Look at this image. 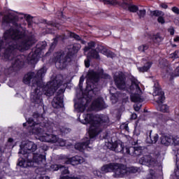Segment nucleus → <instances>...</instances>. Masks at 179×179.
I'll use <instances>...</instances> for the list:
<instances>
[{"label": "nucleus", "instance_id": "obj_15", "mask_svg": "<svg viewBox=\"0 0 179 179\" xmlns=\"http://www.w3.org/2000/svg\"><path fill=\"white\" fill-rule=\"evenodd\" d=\"M82 163H85V158L78 155L69 158L65 161L66 164H72V166L82 164Z\"/></svg>", "mask_w": 179, "mask_h": 179}, {"label": "nucleus", "instance_id": "obj_5", "mask_svg": "<svg viewBox=\"0 0 179 179\" xmlns=\"http://www.w3.org/2000/svg\"><path fill=\"white\" fill-rule=\"evenodd\" d=\"M80 44H74L72 46V50H69L66 55L64 54V52L57 53L55 56L56 66H57L59 69H64L66 68V65H68L69 62L72 61L73 55L80 50Z\"/></svg>", "mask_w": 179, "mask_h": 179}, {"label": "nucleus", "instance_id": "obj_33", "mask_svg": "<svg viewBox=\"0 0 179 179\" xmlns=\"http://www.w3.org/2000/svg\"><path fill=\"white\" fill-rule=\"evenodd\" d=\"M119 6H121L123 9H129V3H128V0H122V1L119 2Z\"/></svg>", "mask_w": 179, "mask_h": 179}, {"label": "nucleus", "instance_id": "obj_2", "mask_svg": "<svg viewBox=\"0 0 179 179\" xmlns=\"http://www.w3.org/2000/svg\"><path fill=\"white\" fill-rule=\"evenodd\" d=\"M17 20L19 17L14 13H8L3 16L2 27L6 29L10 23L13 27L4 32L3 39L0 38V52L5 48L4 58L10 61L14 71L20 69L24 64V56L19 55L17 52L27 51L37 41L34 35H27Z\"/></svg>", "mask_w": 179, "mask_h": 179}, {"label": "nucleus", "instance_id": "obj_11", "mask_svg": "<svg viewBox=\"0 0 179 179\" xmlns=\"http://www.w3.org/2000/svg\"><path fill=\"white\" fill-rule=\"evenodd\" d=\"M64 92L65 90L60 89L52 101L53 108H62L64 107Z\"/></svg>", "mask_w": 179, "mask_h": 179}, {"label": "nucleus", "instance_id": "obj_44", "mask_svg": "<svg viewBox=\"0 0 179 179\" xmlns=\"http://www.w3.org/2000/svg\"><path fill=\"white\" fill-rule=\"evenodd\" d=\"M85 81V77L83 76L80 78V82H79V87L82 90L83 82Z\"/></svg>", "mask_w": 179, "mask_h": 179}, {"label": "nucleus", "instance_id": "obj_28", "mask_svg": "<svg viewBox=\"0 0 179 179\" xmlns=\"http://www.w3.org/2000/svg\"><path fill=\"white\" fill-rule=\"evenodd\" d=\"M41 171V169H37L35 171V173H36V179H50V177L42 176L43 173H40Z\"/></svg>", "mask_w": 179, "mask_h": 179}, {"label": "nucleus", "instance_id": "obj_60", "mask_svg": "<svg viewBox=\"0 0 179 179\" xmlns=\"http://www.w3.org/2000/svg\"><path fill=\"white\" fill-rule=\"evenodd\" d=\"M124 128H126V129L128 128V126H127V124H125Z\"/></svg>", "mask_w": 179, "mask_h": 179}, {"label": "nucleus", "instance_id": "obj_42", "mask_svg": "<svg viewBox=\"0 0 179 179\" xmlns=\"http://www.w3.org/2000/svg\"><path fill=\"white\" fill-rule=\"evenodd\" d=\"M57 43H58V37L54 38L53 43H51L50 50H54L55 48V45H57Z\"/></svg>", "mask_w": 179, "mask_h": 179}, {"label": "nucleus", "instance_id": "obj_41", "mask_svg": "<svg viewBox=\"0 0 179 179\" xmlns=\"http://www.w3.org/2000/svg\"><path fill=\"white\" fill-rule=\"evenodd\" d=\"M5 163V157H3V151L0 148V164Z\"/></svg>", "mask_w": 179, "mask_h": 179}, {"label": "nucleus", "instance_id": "obj_19", "mask_svg": "<svg viewBox=\"0 0 179 179\" xmlns=\"http://www.w3.org/2000/svg\"><path fill=\"white\" fill-rule=\"evenodd\" d=\"M92 106L96 108H106L107 107L104 103V100H103V98L101 97H99L94 101L92 102Z\"/></svg>", "mask_w": 179, "mask_h": 179}, {"label": "nucleus", "instance_id": "obj_53", "mask_svg": "<svg viewBox=\"0 0 179 179\" xmlns=\"http://www.w3.org/2000/svg\"><path fill=\"white\" fill-rule=\"evenodd\" d=\"M134 108L135 110V111H139V110H141V107L138 106V105L135 104L134 106Z\"/></svg>", "mask_w": 179, "mask_h": 179}, {"label": "nucleus", "instance_id": "obj_39", "mask_svg": "<svg viewBox=\"0 0 179 179\" xmlns=\"http://www.w3.org/2000/svg\"><path fill=\"white\" fill-rule=\"evenodd\" d=\"M173 153L176 157V162H179V147L173 149Z\"/></svg>", "mask_w": 179, "mask_h": 179}, {"label": "nucleus", "instance_id": "obj_26", "mask_svg": "<svg viewBox=\"0 0 179 179\" xmlns=\"http://www.w3.org/2000/svg\"><path fill=\"white\" fill-rule=\"evenodd\" d=\"M47 25V29L49 30H52V29H59V24H55L51 21H49L46 22Z\"/></svg>", "mask_w": 179, "mask_h": 179}, {"label": "nucleus", "instance_id": "obj_25", "mask_svg": "<svg viewBox=\"0 0 179 179\" xmlns=\"http://www.w3.org/2000/svg\"><path fill=\"white\" fill-rule=\"evenodd\" d=\"M114 170V164H109L104 165L101 167L102 173H110V171H113Z\"/></svg>", "mask_w": 179, "mask_h": 179}, {"label": "nucleus", "instance_id": "obj_35", "mask_svg": "<svg viewBox=\"0 0 179 179\" xmlns=\"http://www.w3.org/2000/svg\"><path fill=\"white\" fill-rule=\"evenodd\" d=\"M137 15L139 19H143V17L146 16V10L143 9V10H138V12L137 13Z\"/></svg>", "mask_w": 179, "mask_h": 179}, {"label": "nucleus", "instance_id": "obj_37", "mask_svg": "<svg viewBox=\"0 0 179 179\" xmlns=\"http://www.w3.org/2000/svg\"><path fill=\"white\" fill-rule=\"evenodd\" d=\"M128 9L129 12H133L134 13H135L136 12H138L139 8L135 5H130Z\"/></svg>", "mask_w": 179, "mask_h": 179}, {"label": "nucleus", "instance_id": "obj_17", "mask_svg": "<svg viewBox=\"0 0 179 179\" xmlns=\"http://www.w3.org/2000/svg\"><path fill=\"white\" fill-rule=\"evenodd\" d=\"M96 50L97 51H99L101 54H103V55H106L109 58H113V57H114V54L113 53V52L107 50V48H106L103 45H98V47L96 48Z\"/></svg>", "mask_w": 179, "mask_h": 179}, {"label": "nucleus", "instance_id": "obj_29", "mask_svg": "<svg viewBox=\"0 0 179 179\" xmlns=\"http://www.w3.org/2000/svg\"><path fill=\"white\" fill-rule=\"evenodd\" d=\"M56 167L57 170H60L62 174H68V173H69L68 168L65 167L64 165L58 164L56 165Z\"/></svg>", "mask_w": 179, "mask_h": 179}, {"label": "nucleus", "instance_id": "obj_24", "mask_svg": "<svg viewBox=\"0 0 179 179\" xmlns=\"http://www.w3.org/2000/svg\"><path fill=\"white\" fill-rule=\"evenodd\" d=\"M151 38L155 44H159V43H162V41L164 40L163 36H162V35L159 33H157V34L153 35L151 37Z\"/></svg>", "mask_w": 179, "mask_h": 179}, {"label": "nucleus", "instance_id": "obj_43", "mask_svg": "<svg viewBox=\"0 0 179 179\" xmlns=\"http://www.w3.org/2000/svg\"><path fill=\"white\" fill-rule=\"evenodd\" d=\"M164 15H161L157 18L158 23H160L161 24H164L166 23V20H164V17H163Z\"/></svg>", "mask_w": 179, "mask_h": 179}, {"label": "nucleus", "instance_id": "obj_16", "mask_svg": "<svg viewBox=\"0 0 179 179\" xmlns=\"http://www.w3.org/2000/svg\"><path fill=\"white\" fill-rule=\"evenodd\" d=\"M110 149L111 150H113L116 153H125L124 152L125 149V146L122 143H117V142L113 143L112 144V146L110 147Z\"/></svg>", "mask_w": 179, "mask_h": 179}, {"label": "nucleus", "instance_id": "obj_59", "mask_svg": "<svg viewBox=\"0 0 179 179\" xmlns=\"http://www.w3.org/2000/svg\"><path fill=\"white\" fill-rule=\"evenodd\" d=\"M48 131L49 132H51V131H52V129H48Z\"/></svg>", "mask_w": 179, "mask_h": 179}, {"label": "nucleus", "instance_id": "obj_34", "mask_svg": "<svg viewBox=\"0 0 179 179\" xmlns=\"http://www.w3.org/2000/svg\"><path fill=\"white\" fill-rule=\"evenodd\" d=\"M135 173H138V169L136 167L131 166L127 168V176H128V174H135Z\"/></svg>", "mask_w": 179, "mask_h": 179}, {"label": "nucleus", "instance_id": "obj_23", "mask_svg": "<svg viewBox=\"0 0 179 179\" xmlns=\"http://www.w3.org/2000/svg\"><path fill=\"white\" fill-rule=\"evenodd\" d=\"M152 62H147L142 67H138V70L139 71V72H148V71H149L152 66Z\"/></svg>", "mask_w": 179, "mask_h": 179}, {"label": "nucleus", "instance_id": "obj_52", "mask_svg": "<svg viewBox=\"0 0 179 179\" xmlns=\"http://www.w3.org/2000/svg\"><path fill=\"white\" fill-rule=\"evenodd\" d=\"M176 76H179V66H178L175 70Z\"/></svg>", "mask_w": 179, "mask_h": 179}, {"label": "nucleus", "instance_id": "obj_47", "mask_svg": "<svg viewBox=\"0 0 179 179\" xmlns=\"http://www.w3.org/2000/svg\"><path fill=\"white\" fill-rule=\"evenodd\" d=\"M85 66L86 68H89L90 66V59H89V57L87 58V59L85 60Z\"/></svg>", "mask_w": 179, "mask_h": 179}, {"label": "nucleus", "instance_id": "obj_14", "mask_svg": "<svg viewBox=\"0 0 179 179\" xmlns=\"http://www.w3.org/2000/svg\"><path fill=\"white\" fill-rule=\"evenodd\" d=\"M127 155H129L130 156H134L136 157V156H139L142 153V148H135V147H126L125 149Z\"/></svg>", "mask_w": 179, "mask_h": 179}, {"label": "nucleus", "instance_id": "obj_18", "mask_svg": "<svg viewBox=\"0 0 179 179\" xmlns=\"http://www.w3.org/2000/svg\"><path fill=\"white\" fill-rule=\"evenodd\" d=\"M131 100L133 103H142L143 99L142 98V91L141 93L131 92Z\"/></svg>", "mask_w": 179, "mask_h": 179}, {"label": "nucleus", "instance_id": "obj_31", "mask_svg": "<svg viewBox=\"0 0 179 179\" xmlns=\"http://www.w3.org/2000/svg\"><path fill=\"white\" fill-rule=\"evenodd\" d=\"M151 16H155L157 17H160L161 16H164V13L160 11L159 10H155L153 11H150Z\"/></svg>", "mask_w": 179, "mask_h": 179}, {"label": "nucleus", "instance_id": "obj_3", "mask_svg": "<svg viewBox=\"0 0 179 179\" xmlns=\"http://www.w3.org/2000/svg\"><path fill=\"white\" fill-rule=\"evenodd\" d=\"M83 119H81L82 124H90L89 130V138H85L83 143H78L75 145V149L80 152H83L85 149L89 148V145L92 143V140L103 131V128H107L110 124V118L107 115H100L93 114L83 115Z\"/></svg>", "mask_w": 179, "mask_h": 179}, {"label": "nucleus", "instance_id": "obj_61", "mask_svg": "<svg viewBox=\"0 0 179 179\" xmlns=\"http://www.w3.org/2000/svg\"><path fill=\"white\" fill-rule=\"evenodd\" d=\"M87 103H89V101H87Z\"/></svg>", "mask_w": 179, "mask_h": 179}, {"label": "nucleus", "instance_id": "obj_9", "mask_svg": "<svg viewBox=\"0 0 179 179\" xmlns=\"http://www.w3.org/2000/svg\"><path fill=\"white\" fill-rule=\"evenodd\" d=\"M21 153L23 155L24 158L26 159V155L30 153H34L37 150V144L30 141H22L20 145ZM20 153V152H19Z\"/></svg>", "mask_w": 179, "mask_h": 179}, {"label": "nucleus", "instance_id": "obj_7", "mask_svg": "<svg viewBox=\"0 0 179 179\" xmlns=\"http://www.w3.org/2000/svg\"><path fill=\"white\" fill-rule=\"evenodd\" d=\"M43 162H45L44 155L38 153H29L26 155V159H19L17 166L23 169L37 167L36 164H41Z\"/></svg>", "mask_w": 179, "mask_h": 179}, {"label": "nucleus", "instance_id": "obj_22", "mask_svg": "<svg viewBox=\"0 0 179 179\" xmlns=\"http://www.w3.org/2000/svg\"><path fill=\"white\" fill-rule=\"evenodd\" d=\"M69 36L71 38H74V40H76V41H80L81 43V44H86V41L83 40L82 37L80 36H79L73 32H69Z\"/></svg>", "mask_w": 179, "mask_h": 179}, {"label": "nucleus", "instance_id": "obj_10", "mask_svg": "<svg viewBox=\"0 0 179 179\" xmlns=\"http://www.w3.org/2000/svg\"><path fill=\"white\" fill-rule=\"evenodd\" d=\"M45 47H47V42L45 41L39 42L36 45V47L34 51L29 53L28 56V59L29 61H34L35 59H37V58L40 57V52H41L43 50H45Z\"/></svg>", "mask_w": 179, "mask_h": 179}, {"label": "nucleus", "instance_id": "obj_6", "mask_svg": "<svg viewBox=\"0 0 179 179\" xmlns=\"http://www.w3.org/2000/svg\"><path fill=\"white\" fill-rule=\"evenodd\" d=\"M100 78H105V79H111V76L108 74H104V71L103 69H99L97 71L91 70L87 72V92H92L94 93L96 92V88H94V83H97L100 80Z\"/></svg>", "mask_w": 179, "mask_h": 179}, {"label": "nucleus", "instance_id": "obj_54", "mask_svg": "<svg viewBox=\"0 0 179 179\" xmlns=\"http://www.w3.org/2000/svg\"><path fill=\"white\" fill-rule=\"evenodd\" d=\"M103 2L104 3V5H110L111 4V1H108L107 0H103Z\"/></svg>", "mask_w": 179, "mask_h": 179}, {"label": "nucleus", "instance_id": "obj_27", "mask_svg": "<svg viewBox=\"0 0 179 179\" xmlns=\"http://www.w3.org/2000/svg\"><path fill=\"white\" fill-rule=\"evenodd\" d=\"M96 47V43H94V41H91L90 43H88L87 46H85L84 48V51L85 52H87V51H89L91 50H94Z\"/></svg>", "mask_w": 179, "mask_h": 179}, {"label": "nucleus", "instance_id": "obj_57", "mask_svg": "<svg viewBox=\"0 0 179 179\" xmlns=\"http://www.w3.org/2000/svg\"><path fill=\"white\" fill-rule=\"evenodd\" d=\"M8 142H10V143H11V142H13V138H9V139H8Z\"/></svg>", "mask_w": 179, "mask_h": 179}, {"label": "nucleus", "instance_id": "obj_48", "mask_svg": "<svg viewBox=\"0 0 179 179\" xmlns=\"http://www.w3.org/2000/svg\"><path fill=\"white\" fill-rule=\"evenodd\" d=\"M171 10L173 11L174 13H176V15H179V8L176 6H174L171 8Z\"/></svg>", "mask_w": 179, "mask_h": 179}, {"label": "nucleus", "instance_id": "obj_55", "mask_svg": "<svg viewBox=\"0 0 179 179\" xmlns=\"http://www.w3.org/2000/svg\"><path fill=\"white\" fill-rule=\"evenodd\" d=\"M96 175L99 178H101V177H103V175L100 172H96Z\"/></svg>", "mask_w": 179, "mask_h": 179}, {"label": "nucleus", "instance_id": "obj_50", "mask_svg": "<svg viewBox=\"0 0 179 179\" xmlns=\"http://www.w3.org/2000/svg\"><path fill=\"white\" fill-rule=\"evenodd\" d=\"M161 8H163V9H167L169 8V6L166 4V3H162L160 4Z\"/></svg>", "mask_w": 179, "mask_h": 179}, {"label": "nucleus", "instance_id": "obj_46", "mask_svg": "<svg viewBox=\"0 0 179 179\" xmlns=\"http://www.w3.org/2000/svg\"><path fill=\"white\" fill-rule=\"evenodd\" d=\"M110 5H113V6L117 5L120 6V1H117V0H110Z\"/></svg>", "mask_w": 179, "mask_h": 179}, {"label": "nucleus", "instance_id": "obj_40", "mask_svg": "<svg viewBox=\"0 0 179 179\" xmlns=\"http://www.w3.org/2000/svg\"><path fill=\"white\" fill-rule=\"evenodd\" d=\"M172 142L174 145H179V137L176 136L171 138Z\"/></svg>", "mask_w": 179, "mask_h": 179}, {"label": "nucleus", "instance_id": "obj_20", "mask_svg": "<svg viewBox=\"0 0 179 179\" xmlns=\"http://www.w3.org/2000/svg\"><path fill=\"white\" fill-rule=\"evenodd\" d=\"M150 135L149 137L147 138L146 142L148 143H156L157 141H159V134H155L154 136H152V131H150Z\"/></svg>", "mask_w": 179, "mask_h": 179}, {"label": "nucleus", "instance_id": "obj_8", "mask_svg": "<svg viewBox=\"0 0 179 179\" xmlns=\"http://www.w3.org/2000/svg\"><path fill=\"white\" fill-rule=\"evenodd\" d=\"M153 96L157 97V110L161 111V113H167L169 111V106L166 104H163L164 101V92L162 91V89L159 87V84H155Z\"/></svg>", "mask_w": 179, "mask_h": 179}, {"label": "nucleus", "instance_id": "obj_58", "mask_svg": "<svg viewBox=\"0 0 179 179\" xmlns=\"http://www.w3.org/2000/svg\"><path fill=\"white\" fill-rule=\"evenodd\" d=\"M170 33H171V36H173L174 34V31L171 30Z\"/></svg>", "mask_w": 179, "mask_h": 179}, {"label": "nucleus", "instance_id": "obj_45", "mask_svg": "<svg viewBox=\"0 0 179 179\" xmlns=\"http://www.w3.org/2000/svg\"><path fill=\"white\" fill-rule=\"evenodd\" d=\"M60 179H81V178L75 177V176L71 177V176H61Z\"/></svg>", "mask_w": 179, "mask_h": 179}, {"label": "nucleus", "instance_id": "obj_4", "mask_svg": "<svg viewBox=\"0 0 179 179\" xmlns=\"http://www.w3.org/2000/svg\"><path fill=\"white\" fill-rule=\"evenodd\" d=\"M129 80L131 83L130 85L125 83V76L122 73L115 77V83L120 90H127L131 93H142V90H141L139 86L141 83L135 77L130 76Z\"/></svg>", "mask_w": 179, "mask_h": 179}, {"label": "nucleus", "instance_id": "obj_36", "mask_svg": "<svg viewBox=\"0 0 179 179\" xmlns=\"http://www.w3.org/2000/svg\"><path fill=\"white\" fill-rule=\"evenodd\" d=\"M148 48L149 45H148L147 44L141 45L138 47V51H140V52H145V51H146V50H148Z\"/></svg>", "mask_w": 179, "mask_h": 179}, {"label": "nucleus", "instance_id": "obj_13", "mask_svg": "<svg viewBox=\"0 0 179 179\" xmlns=\"http://www.w3.org/2000/svg\"><path fill=\"white\" fill-rule=\"evenodd\" d=\"M139 164L148 166V167H156L157 166V160L150 155H144L140 158Z\"/></svg>", "mask_w": 179, "mask_h": 179}, {"label": "nucleus", "instance_id": "obj_49", "mask_svg": "<svg viewBox=\"0 0 179 179\" xmlns=\"http://www.w3.org/2000/svg\"><path fill=\"white\" fill-rule=\"evenodd\" d=\"M171 58H178V51H175L174 53L171 55Z\"/></svg>", "mask_w": 179, "mask_h": 179}, {"label": "nucleus", "instance_id": "obj_32", "mask_svg": "<svg viewBox=\"0 0 179 179\" xmlns=\"http://www.w3.org/2000/svg\"><path fill=\"white\" fill-rule=\"evenodd\" d=\"M90 57H91V58H94L95 59H100V55H99V52H97L96 50H92L90 52Z\"/></svg>", "mask_w": 179, "mask_h": 179}, {"label": "nucleus", "instance_id": "obj_51", "mask_svg": "<svg viewBox=\"0 0 179 179\" xmlns=\"http://www.w3.org/2000/svg\"><path fill=\"white\" fill-rule=\"evenodd\" d=\"M137 117H138V115H136V113H133L131 115V120H136Z\"/></svg>", "mask_w": 179, "mask_h": 179}, {"label": "nucleus", "instance_id": "obj_21", "mask_svg": "<svg viewBox=\"0 0 179 179\" xmlns=\"http://www.w3.org/2000/svg\"><path fill=\"white\" fill-rule=\"evenodd\" d=\"M160 141L162 145H164L165 146H169V145L172 142L171 138L169 136H162L160 138Z\"/></svg>", "mask_w": 179, "mask_h": 179}, {"label": "nucleus", "instance_id": "obj_1", "mask_svg": "<svg viewBox=\"0 0 179 179\" xmlns=\"http://www.w3.org/2000/svg\"><path fill=\"white\" fill-rule=\"evenodd\" d=\"M47 68L43 67L37 71L28 73L24 76V83L29 85L32 80L31 94V101L36 104L39 110L33 113V118H29L26 123H23V127L31 128V134L38 135L39 141L48 142V143H57L59 146H65L66 141L54 134L44 133L47 127L41 126V122L44 120L43 114L45 113L44 103H43V94L48 97L55 93V90L62 85V76L57 75L53 80L48 83L43 87V78L45 76Z\"/></svg>", "mask_w": 179, "mask_h": 179}, {"label": "nucleus", "instance_id": "obj_38", "mask_svg": "<svg viewBox=\"0 0 179 179\" xmlns=\"http://www.w3.org/2000/svg\"><path fill=\"white\" fill-rule=\"evenodd\" d=\"M24 17L25 18L28 24H31V22H33V17H31V15H24Z\"/></svg>", "mask_w": 179, "mask_h": 179}, {"label": "nucleus", "instance_id": "obj_12", "mask_svg": "<svg viewBox=\"0 0 179 179\" xmlns=\"http://www.w3.org/2000/svg\"><path fill=\"white\" fill-rule=\"evenodd\" d=\"M113 173V177L115 178H121L127 176V166L123 164H114Z\"/></svg>", "mask_w": 179, "mask_h": 179}, {"label": "nucleus", "instance_id": "obj_56", "mask_svg": "<svg viewBox=\"0 0 179 179\" xmlns=\"http://www.w3.org/2000/svg\"><path fill=\"white\" fill-rule=\"evenodd\" d=\"M174 41L179 42V36H177L176 38H174Z\"/></svg>", "mask_w": 179, "mask_h": 179}, {"label": "nucleus", "instance_id": "obj_30", "mask_svg": "<svg viewBox=\"0 0 179 179\" xmlns=\"http://www.w3.org/2000/svg\"><path fill=\"white\" fill-rule=\"evenodd\" d=\"M147 179H158L157 173L153 169H150L147 176Z\"/></svg>", "mask_w": 179, "mask_h": 179}]
</instances>
